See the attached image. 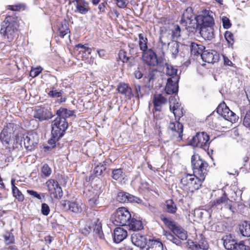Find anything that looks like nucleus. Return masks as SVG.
I'll return each mask as SVG.
<instances>
[{
    "instance_id": "f257e3e1",
    "label": "nucleus",
    "mask_w": 250,
    "mask_h": 250,
    "mask_svg": "<svg viewBox=\"0 0 250 250\" xmlns=\"http://www.w3.org/2000/svg\"><path fill=\"white\" fill-rule=\"evenodd\" d=\"M17 18L8 16L1 24L0 34L6 37L9 42L12 41L18 34Z\"/></svg>"
},
{
    "instance_id": "f03ea898",
    "label": "nucleus",
    "mask_w": 250,
    "mask_h": 250,
    "mask_svg": "<svg viewBox=\"0 0 250 250\" xmlns=\"http://www.w3.org/2000/svg\"><path fill=\"white\" fill-rule=\"evenodd\" d=\"M204 181L195 174H185L181 179V184L185 190L193 193L201 188Z\"/></svg>"
},
{
    "instance_id": "7ed1b4c3",
    "label": "nucleus",
    "mask_w": 250,
    "mask_h": 250,
    "mask_svg": "<svg viewBox=\"0 0 250 250\" xmlns=\"http://www.w3.org/2000/svg\"><path fill=\"white\" fill-rule=\"evenodd\" d=\"M191 165L193 170V174L205 180L208 171V164L201 159L200 156L193 155L191 157Z\"/></svg>"
},
{
    "instance_id": "20e7f679",
    "label": "nucleus",
    "mask_w": 250,
    "mask_h": 250,
    "mask_svg": "<svg viewBox=\"0 0 250 250\" xmlns=\"http://www.w3.org/2000/svg\"><path fill=\"white\" fill-rule=\"evenodd\" d=\"M51 134L52 137L56 139H60L62 138L68 127V123L66 120L57 117L52 121Z\"/></svg>"
},
{
    "instance_id": "39448f33",
    "label": "nucleus",
    "mask_w": 250,
    "mask_h": 250,
    "mask_svg": "<svg viewBox=\"0 0 250 250\" xmlns=\"http://www.w3.org/2000/svg\"><path fill=\"white\" fill-rule=\"evenodd\" d=\"M131 217V215L126 208H119L112 215V222L116 226H125Z\"/></svg>"
},
{
    "instance_id": "423d86ee",
    "label": "nucleus",
    "mask_w": 250,
    "mask_h": 250,
    "mask_svg": "<svg viewBox=\"0 0 250 250\" xmlns=\"http://www.w3.org/2000/svg\"><path fill=\"white\" fill-rule=\"evenodd\" d=\"M214 193L215 196L218 197L212 202L210 203V207L211 208H215L218 206L224 205V207L231 211H234L232 208V202L230 200L225 191L223 189H218L214 191Z\"/></svg>"
},
{
    "instance_id": "0eeeda50",
    "label": "nucleus",
    "mask_w": 250,
    "mask_h": 250,
    "mask_svg": "<svg viewBox=\"0 0 250 250\" xmlns=\"http://www.w3.org/2000/svg\"><path fill=\"white\" fill-rule=\"evenodd\" d=\"M162 55V56L158 59L156 53L152 49H149L147 51L143 52L142 59L146 65L155 66L158 65H160L163 62L165 52L163 50Z\"/></svg>"
},
{
    "instance_id": "6e6552de",
    "label": "nucleus",
    "mask_w": 250,
    "mask_h": 250,
    "mask_svg": "<svg viewBox=\"0 0 250 250\" xmlns=\"http://www.w3.org/2000/svg\"><path fill=\"white\" fill-rule=\"evenodd\" d=\"M210 143L209 136L204 132L196 133L190 141L193 146L200 147L205 150H208Z\"/></svg>"
},
{
    "instance_id": "1a4fd4ad",
    "label": "nucleus",
    "mask_w": 250,
    "mask_h": 250,
    "mask_svg": "<svg viewBox=\"0 0 250 250\" xmlns=\"http://www.w3.org/2000/svg\"><path fill=\"white\" fill-rule=\"evenodd\" d=\"M45 184L51 197L56 199H61L62 197V190L57 181L54 179H49L46 181Z\"/></svg>"
},
{
    "instance_id": "9d476101",
    "label": "nucleus",
    "mask_w": 250,
    "mask_h": 250,
    "mask_svg": "<svg viewBox=\"0 0 250 250\" xmlns=\"http://www.w3.org/2000/svg\"><path fill=\"white\" fill-rule=\"evenodd\" d=\"M16 126V125L13 123L7 124L0 132V141L3 146H7L10 144L14 128Z\"/></svg>"
},
{
    "instance_id": "9b49d317",
    "label": "nucleus",
    "mask_w": 250,
    "mask_h": 250,
    "mask_svg": "<svg viewBox=\"0 0 250 250\" xmlns=\"http://www.w3.org/2000/svg\"><path fill=\"white\" fill-rule=\"evenodd\" d=\"M25 148L28 150H33L39 142V136L35 132L31 131L23 135V140Z\"/></svg>"
},
{
    "instance_id": "f8f14e48",
    "label": "nucleus",
    "mask_w": 250,
    "mask_h": 250,
    "mask_svg": "<svg viewBox=\"0 0 250 250\" xmlns=\"http://www.w3.org/2000/svg\"><path fill=\"white\" fill-rule=\"evenodd\" d=\"M214 13L208 10L205 9L201 11L200 14L197 16V19L200 22L201 26H213L214 21Z\"/></svg>"
},
{
    "instance_id": "ddd939ff",
    "label": "nucleus",
    "mask_w": 250,
    "mask_h": 250,
    "mask_svg": "<svg viewBox=\"0 0 250 250\" xmlns=\"http://www.w3.org/2000/svg\"><path fill=\"white\" fill-rule=\"evenodd\" d=\"M100 194L99 191L90 187L85 188L83 191L84 195L88 199L89 205L93 207L99 205V198Z\"/></svg>"
},
{
    "instance_id": "4468645a",
    "label": "nucleus",
    "mask_w": 250,
    "mask_h": 250,
    "mask_svg": "<svg viewBox=\"0 0 250 250\" xmlns=\"http://www.w3.org/2000/svg\"><path fill=\"white\" fill-rule=\"evenodd\" d=\"M94 217L91 220L90 226L93 231L101 239H104V235L102 230V217L98 213L94 214Z\"/></svg>"
},
{
    "instance_id": "2eb2a0df",
    "label": "nucleus",
    "mask_w": 250,
    "mask_h": 250,
    "mask_svg": "<svg viewBox=\"0 0 250 250\" xmlns=\"http://www.w3.org/2000/svg\"><path fill=\"white\" fill-rule=\"evenodd\" d=\"M117 201L121 203H136L137 204H142L143 202L142 200L139 198L133 196L129 193L120 191L119 192L116 197Z\"/></svg>"
},
{
    "instance_id": "dca6fc26",
    "label": "nucleus",
    "mask_w": 250,
    "mask_h": 250,
    "mask_svg": "<svg viewBox=\"0 0 250 250\" xmlns=\"http://www.w3.org/2000/svg\"><path fill=\"white\" fill-rule=\"evenodd\" d=\"M169 109L175 116V119L179 120L183 116L182 108L174 96H170L169 98Z\"/></svg>"
},
{
    "instance_id": "f3484780",
    "label": "nucleus",
    "mask_w": 250,
    "mask_h": 250,
    "mask_svg": "<svg viewBox=\"0 0 250 250\" xmlns=\"http://www.w3.org/2000/svg\"><path fill=\"white\" fill-rule=\"evenodd\" d=\"M34 117L39 121H47L53 116L49 109L45 107H39L34 112Z\"/></svg>"
},
{
    "instance_id": "a211bd4d",
    "label": "nucleus",
    "mask_w": 250,
    "mask_h": 250,
    "mask_svg": "<svg viewBox=\"0 0 250 250\" xmlns=\"http://www.w3.org/2000/svg\"><path fill=\"white\" fill-rule=\"evenodd\" d=\"M168 130L173 137L181 140L183 136V125L179 122H171L168 125Z\"/></svg>"
},
{
    "instance_id": "6ab92c4d",
    "label": "nucleus",
    "mask_w": 250,
    "mask_h": 250,
    "mask_svg": "<svg viewBox=\"0 0 250 250\" xmlns=\"http://www.w3.org/2000/svg\"><path fill=\"white\" fill-rule=\"evenodd\" d=\"M179 77L176 76L167 79L165 90L167 94L177 93L178 91V82Z\"/></svg>"
},
{
    "instance_id": "aec40b11",
    "label": "nucleus",
    "mask_w": 250,
    "mask_h": 250,
    "mask_svg": "<svg viewBox=\"0 0 250 250\" xmlns=\"http://www.w3.org/2000/svg\"><path fill=\"white\" fill-rule=\"evenodd\" d=\"M203 61L208 63H213L218 61L219 54L213 50H205L202 55Z\"/></svg>"
},
{
    "instance_id": "412c9836",
    "label": "nucleus",
    "mask_w": 250,
    "mask_h": 250,
    "mask_svg": "<svg viewBox=\"0 0 250 250\" xmlns=\"http://www.w3.org/2000/svg\"><path fill=\"white\" fill-rule=\"evenodd\" d=\"M170 29H167L166 28L163 27L160 28L159 41L161 43L162 49L166 47L167 44L168 43V41L171 40V38Z\"/></svg>"
},
{
    "instance_id": "4be33fe9",
    "label": "nucleus",
    "mask_w": 250,
    "mask_h": 250,
    "mask_svg": "<svg viewBox=\"0 0 250 250\" xmlns=\"http://www.w3.org/2000/svg\"><path fill=\"white\" fill-rule=\"evenodd\" d=\"M199 33L205 40L211 41L215 37L213 26H200Z\"/></svg>"
},
{
    "instance_id": "5701e85b",
    "label": "nucleus",
    "mask_w": 250,
    "mask_h": 250,
    "mask_svg": "<svg viewBox=\"0 0 250 250\" xmlns=\"http://www.w3.org/2000/svg\"><path fill=\"white\" fill-rule=\"evenodd\" d=\"M131 239L132 243L138 247L141 248L146 245V237L139 233H133L131 235Z\"/></svg>"
},
{
    "instance_id": "b1692460",
    "label": "nucleus",
    "mask_w": 250,
    "mask_h": 250,
    "mask_svg": "<svg viewBox=\"0 0 250 250\" xmlns=\"http://www.w3.org/2000/svg\"><path fill=\"white\" fill-rule=\"evenodd\" d=\"M127 236V232L125 229L121 227L115 229L114 230V241L116 243H119L123 241Z\"/></svg>"
},
{
    "instance_id": "393cba45",
    "label": "nucleus",
    "mask_w": 250,
    "mask_h": 250,
    "mask_svg": "<svg viewBox=\"0 0 250 250\" xmlns=\"http://www.w3.org/2000/svg\"><path fill=\"white\" fill-rule=\"evenodd\" d=\"M183 25L186 26V28L189 33H194L198 29L200 30L201 24L197 19V16L196 17V19L191 20Z\"/></svg>"
},
{
    "instance_id": "a878e982",
    "label": "nucleus",
    "mask_w": 250,
    "mask_h": 250,
    "mask_svg": "<svg viewBox=\"0 0 250 250\" xmlns=\"http://www.w3.org/2000/svg\"><path fill=\"white\" fill-rule=\"evenodd\" d=\"M223 245L226 249L228 250H233L237 243L233 236L229 235H226L222 238Z\"/></svg>"
},
{
    "instance_id": "bb28decb",
    "label": "nucleus",
    "mask_w": 250,
    "mask_h": 250,
    "mask_svg": "<svg viewBox=\"0 0 250 250\" xmlns=\"http://www.w3.org/2000/svg\"><path fill=\"white\" fill-rule=\"evenodd\" d=\"M127 226L128 229L133 231H138L143 229L142 222L141 220H137L134 217H131L129 221L127 223Z\"/></svg>"
},
{
    "instance_id": "cd10ccee",
    "label": "nucleus",
    "mask_w": 250,
    "mask_h": 250,
    "mask_svg": "<svg viewBox=\"0 0 250 250\" xmlns=\"http://www.w3.org/2000/svg\"><path fill=\"white\" fill-rule=\"evenodd\" d=\"M168 51L172 59H175L179 51V44L177 42L172 41L167 44Z\"/></svg>"
},
{
    "instance_id": "c85d7f7f",
    "label": "nucleus",
    "mask_w": 250,
    "mask_h": 250,
    "mask_svg": "<svg viewBox=\"0 0 250 250\" xmlns=\"http://www.w3.org/2000/svg\"><path fill=\"white\" fill-rule=\"evenodd\" d=\"M167 102V99L161 94L155 95L153 98V103L155 111H160L162 105L166 104Z\"/></svg>"
},
{
    "instance_id": "c756f323",
    "label": "nucleus",
    "mask_w": 250,
    "mask_h": 250,
    "mask_svg": "<svg viewBox=\"0 0 250 250\" xmlns=\"http://www.w3.org/2000/svg\"><path fill=\"white\" fill-rule=\"evenodd\" d=\"M188 243L189 245V248L193 250H199L200 249L204 250L208 249V247L207 242L205 240H202L198 243L191 241H188Z\"/></svg>"
},
{
    "instance_id": "7c9ffc66",
    "label": "nucleus",
    "mask_w": 250,
    "mask_h": 250,
    "mask_svg": "<svg viewBox=\"0 0 250 250\" xmlns=\"http://www.w3.org/2000/svg\"><path fill=\"white\" fill-rule=\"evenodd\" d=\"M193 10L191 7H188L184 12L181 19V23L184 24L188 21H190V20L196 19L193 13Z\"/></svg>"
},
{
    "instance_id": "2f4dec72",
    "label": "nucleus",
    "mask_w": 250,
    "mask_h": 250,
    "mask_svg": "<svg viewBox=\"0 0 250 250\" xmlns=\"http://www.w3.org/2000/svg\"><path fill=\"white\" fill-rule=\"evenodd\" d=\"M239 229L241 235L245 237L250 236V222L244 221L239 225Z\"/></svg>"
},
{
    "instance_id": "473e14b6",
    "label": "nucleus",
    "mask_w": 250,
    "mask_h": 250,
    "mask_svg": "<svg viewBox=\"0 0 250 250\" xmlns=\"http://www.w3.org/2000/svg\"><path fill=\"white\" fill-rule=\"evenodd\" d=\"M190 47L191 54L194 56L201 55L202 56V55L204 52L203 50L205 49V46L203 45L198 44L195 42H192Z\"/></svg>"
},
{
    "instance_id": "72a5a7b5",
    "label": "nucleus",
    "mask_w": 250,
    "mask_h": 250,
    "mask_svg": "<svg viewBox=\"0 0 250 250\" xmlns=\"http://www.w3.org/2000/svg\"><path fill=\"white\" fill-rule=\"evenodd\" d=\"M118 90L119 93L125 95L129 98L132 96L131 88L125 83H120L118 85Z\"/></svg>"
},
{
    "instance_id": "f704fd0d",
    "label": "nucleus",
    "mask_w": 250,
    "mask_h": 250,
    "mask_svg": "<svg viewBox=\"0 0 250 250\" xmlns=\"http://www.w3.org/2000/svg\"><path fill=\"white\" fill-rule=\"evenodd\" d=\"M160 218L164 223L171 230L172 232L175 229H176L179 226L175 222L170 218L166 217V216L163 214L161 215Z\"/></svg>"
},
{
    "instance_id": "c9c22d12",
    "label": "nucleus",
    "mask_w": 250,
    "mask_h": 250,
    "mask_svg": "<svg viewBox=\"0 0 250 250\" xmlns=\"http://www.w3.org/2000/svg\"><path fill=\"white\" fill-rule=\"evenodd\" d=\"M74 111L68 110L67 108L61 107L56 112V115L60 118L66 120L67 118L72 116L74 115Z\"/></svg>"
},
{
    "instance_id": "e433bc0d",
    "label": "nucleus",
    "mask_w": 250,
    "mask_h": 250,
    "mask_svg": "<svg viewBox=\"0 0 250 250\" xmlns=\"http://www.w3.org/2000/svg\"><path fill=\"white\" fill-rule=\"evenodd\" d=\"M15 180H11L12 190L13 196L20 202H22L24 200V195L19 190L17 187L14 184Z\"/></svg>"
},
{
    "instance_id": "4c0bfd02",
    "label": "nucleus",
    "mask_w": 250,
    "mask_h": 250,
    "mask_svg": "<svg viewBox=\"0 0 250 250\" xmlns=\"http://www.w3.org/2000/svg\"><path fill=\"white\" fill-rule=\"evenodd\" d=\"M67 205L68 209L72 212L80 213L83 210L82 204H79L76 202H70L68 201Z\"/></svg>"
},
{
    "instance_id": "58836bf2",
    "label": "nucleus",
    "mask_w": 250,
    "mask_h": 250,
    "mask_svg": "<svg viewBox=\"0 0 250 250\" xmlns=\"http://www.w3.org/2000/svg\"><path fill=\"white\" fill-rule=\"evenodd\" d=\"M139 47L141 50L142 51L143 53L147 51V39L144 37L142 34H139Z\"/></svg>"
},
{
    "instance_id": "ea45409f",
    "label": "nucleus",
    "mask_w": 250,
    "mask_h": 250,
    "mask_svg": "<svg viewBox=\"0 0 250 250\" xmlns=\"http://www.w3.org/2000/svg\"><path fill=\"white\" fill-rule=\"evenodd\" d=\"M173 232L180 239L186 240L188 237L187 232L180 226L174 229Z\"/></svg>"
},
{
    "instance_id": "a19ab883",
    "label": "nucleus",
    "mask_w": 250,
    "mask_h": 250,
    "mask_svg": "<svg viewBox=\"0 0 250 250\" xmlns=\"http://www.w3.org/2000/svg\"><path fill=\"white\" fill-rule=\"evenodd\" d=\"M87 3L85 2L83 4H82L81 2L77 1L76 5L75 12H78L82 14H86L88 11V8L87 7Z\"/></svg>"
},
{
    "instance_id": "79ce46f5",
    "label": "nucleus",
    "mask_w": 250,
    "mask_h": 250,
    "mask_svg": "<svg viewBox=\"0 0 250 250\" xmlns=\"http://www.w3.org/2000/svg\"><path fill=\"white\" fill-rule=\"evenodd\" d=\"M229 110V108L224 102L220 104L216 108L217 112L224 118H225V115L227 114Z\"/></svg>"
},
{
    "instance_id": "37998d69",
    "label": "nucleus",
    "mask_w": 250,
    "mask_h": 250,
    "mask_svg": "<svg viewBox=\"0 0 250 250\" xmlns=\"http://www.w3.org/2000/svg\"><path fill=\"white\" fill-rule=\"evenodd\" d=\"M58 30L59 32V36L61 38H63L65 35L70 32L68 28V24L66 21L62 23L59 27Z\"/></svg>"
},
{
    "instance_id": "c03bdc74",
    "label": "nucleus",
    "mask_w": 250,
    "mask_h": 250,
    "mask_svg": "<svg viewBox=\"0 0 250 250\" xmlns=\"http://www.w3.org/2000/svg\"><path fill=\"white\" fill-rule=\"evenodd\" d=\"M167 211L170 213H175L177 210L176 205L172 200L166 201Z\"/></svg>"
},
{
    "instance_id": "a18cd8bd",
    "label": "nucleus",
    "mask_w": 250,
    "mask_h": 250,
    "mask_svg": "<svg viewBox=\"0 0 250 250\" xmlns=\"http://www.w3.org/2000/svg\"><path fill=\"white\" fill-rule=\"evenodd\" d=\"M171 40L174 41V40L177 39L180 37L181 29L180 26L178 25L174 26L172 29H170Z\"/></svg>"
},
{
    "instance_id": "49530a36",
    "label": "nucleus",
    "mask_w": 250,
    "mask_h": 250,
    "mask_svg": "<svg viewBox=\"0 0 250 250\" xmlns=\"http://www.w3.org/2000/svg\"><path fill=\"white\" fill-rule=\"evenodd\" d=\"M165 65L166 67V72L167 75L172 77L177 75V69L175 67L167 63H166Z\"/></svg>"
},
{
    "instance_id": "de8ad7c7",
    "label": "nucleus",
    "mask_w": 250,
    "mask_h": 250,
    "mask_svg": "<svg viewBox=\"0 0 250 250\" xmlns=\"http://www.w3.org/2000/svg\"><path fill=\"white\" fill-rule=\"evenodd\" d=\"M149 244L151 247L150 250H163V245L159 241L152 240Z\"/></svg>"
},
{
    "instance_id": "09e8293b",
    "label": "nucleus",
    "mask_w": 250,
    "mask_h": 250,
    "mask_svg": "<svg viewBox=\"0 0 250 250\" xmlns=\"http://www.w3.org/2000/svg\"><path fill=\"white\" fill-rule=\"evenodd\" d=\"M126 54V52L123 50H121L118 53V57L119 59L124 63L127 62L130 60H133V58L127 57Z\"/></svg>"
},
{
    "instance_id": "8fccbe9b",
    "label": "nucleus",
    "mask_w": 250,
    "mask_h": 250,
    "mask_svg": "<svg viewBox=\"0 0 250 250\" xmlns=\"http://www.w3.org/2000/svg\"><path fill=\"white\" fill-rule=\"evenodd\" d=\"M52 173V170L47 164H44L42 167L41 173L43 177H49Z\"/></svg>"
},
{
    "instance_id": "3c124183",
    "label": "nucleus",
    "mask_w": 250,
    "mask_h": 250,
    "mask_svg": "<svg viewBox=\"0 0 250 250\" xmlns=\"http://www.w3.org/2000/svg\"><path fill=\"white\" fill-rule=\"evenodd\" d=\"M112 177L115 180H118L123 176V170L121 168L114 169L112 170Z\"/></svg>"
},
{
    "instance_id": "603ef678",
    "label": "nucleus",
    "mask_w": 250,
    "mask_h": 250,
    "mask_svg": "<svg viewBox=\"0 0 250 250\" xmlns=\"http://www.w3.org/2000/svg\"><path fill=\"white\" fill-rule=\"evenodd\" d=\"M237 118L236 115L229 109L227 114L225 115L224 119L231 122H235L237 120Z\"/></svg>"
},
{
    "instance_id": "864d4df0",
    "label": "nucleus",
    "mask_w": 250,
    "mask_h": 250,
    "mask_svg": "<svg viewBox=\"0 0 250 250\" xmlns=\"http://www.w3.org/2000/svg\"><path fill=\"white\" fill-rule=\"evenodd\" d=\"M106 169L105 166L103 165H99L96 166L93 170V172L94 174L96 176H100L101 175L103 171H104Z\"/></svg>"
},
{
    "instance_id": "5fc2aeb1",
    "label": "nucleus",
    "mask_w": 250,
    "mask_h": 250,
    "mask_svg": "<svg viewBox=\"0 0 250 250\" xmlns=\"http://www.w3.org/2000/svg\"><path fill=\"white\" fill-rule=\"evenodd\" d=\"M3 237L4 241L7 244L12 243L14 241L13 235L9 232H7L5 234H4Z\"/></svg>"
},
{
    "instance_id": "6e6d98bb",
    "label": "nucleus",
    "mask_w": 250,
    "mask_h": 250,
    "mask_svg": "<svg viewBox=\"0 0 250 250\" xmlns=\"http://www.w3.org/2000/svg\"><path fill=\"white\" fill-rule=\"evenodd\" d=\"M144 89L145 88H141L139 85H135V90L136 97L138 99L142 98L144 95Z\"/></svg>"
},
{
    "instance_id": "4d7b16f0",
    "label": "nucleus",
    "mask_w": 250,
    "mask_h": 250,
    "mask_svg": "<svg viewBox=\"0 0 250 250\" xmlns=\"http://www.w3.org/2000/svg\"><path fill=\"white\" fill-rule=\"evenodd\" d=\"M243 125L246 127L250 129V110L247 111L243 120Z\"/></svg>"
},
{
    "instance_id": "13d9d810",
    "label": "nucleus",
    "mask_w": 250,
    "mask_h": 250,
    "mask_svg": "<svg viewBox=\"0 0 250 250\" xmlns=\"http://www.w3.org/2000/svg\"><path fill=\"white\" fill-rule=\"evenodd\" d=\"M233 250H250V248L249 246L245 245L244 242L242 241L235 245V247Z\"/></svg>"
},
{
    "instance_id": "bf43d9fd",
    "label": "nucleus",
    "mask_w": 250,
    "mask_h": 250,
    "mask_svg": "<svg viewBox=\"0 0 250 250\" xmlns=\"http://www.w3.org/2000/svg\"><path fill=\"white\" fill-rule=\"evenodd\" d=\"M222 21L223 26L224 28L229 29L231 27V24L230 23V20L228 17L223 16L222 17Z\"/></svg>"
},
{
    "instance_id": "052dcab7",
    "label": "nucleus",
    "mask_w": 250,
    "mask_h": 250,
    "mask_svg": "<svg viewBox=\"0 0 250 250\" xmlns=\"http://www.w3.org/2000/svg\"><path fill=\"white\" fill-rule=\"evenodd\" d=\"M42 70V69L41 67H38L32 69L30 72V75L33 78L36 77L41 73Z\"/></svg>"
},
{
    "instance_id": "680f3d73",
    "label": "nucleus",
    "mask_w": 250,
    "mask_h": 250,
    "mask_svg": "<svg viewBox=\"0 0 250 250\" xmlns=\"http://www.w3.org/2000/svg\"><path fill=\"white\" fill-rule=\"evenodd\" d=\"M41 212L44 215L47 216L50 212V208L46 203H42V205Z\"/></svg>"
},
{
    "instance_id": "e2e57ef3",
    "label": "nucleus",
    "mask_w": 250,
    "mask_h": 250,
    "mask_svg": "<svg viewBox=\"0 0 250 250\" xmlns=\"http://www.w3.org/2000/svg\"><path fill=\"white\" fill-rule=\"evenodd\" d=\"M59 139H56L55 138L52 137V138L48 140V144L50 146H47L45 147V148L47 150L51 149L53 148L56 146V142L58 141Z\"/></svg>"
},
{
    "instance_id": "0e129e2a",
    "label": "nucleus",
    "mask_w": 250,
    "mask_h": 250,
    "mask_svg": "<svg viewBox=\"0 0 250 250\" xmlns=\"http://www.w3.org/2000/svg\"><path fill=\"white\" fill-rule=\"evenodd\" d=\"M225 38L229 44H232L233 41V35L229 31H226Z\"/></svg>"
},
{
    "instance_id": "69168bd1",
    "label": "nucleus",
    "mask_w": 250,
    "mask_h": 250,
    "mask_svg": "<svg viewBox=\"0 0 250 250\" xmlns=\"http://www.w3.org/2000/svg\"><path fill=\"white\" fill-rule=\"evenodd\" d=\"M62 93L63 91H62L57 92L56 91L51 90L48 93V95L51 97L58 98L61 97Z\"/></svg>"
},
{
    "instance_id": "338daca9",
    "label": "nucleus",
    "mask_w": 250,
    "mask_h": 250,
    "mask_svg": "<svg viewBox=\"0 0 250 250\" xmlns=\"http://www.w3.org/2000/svg\"><path fill=\"white\" fill-rule=\"evenodd\" d=\"M27 192L33 197L36 198L40 200H41L42 198L41 195L40 194H39L37 192L34 190H27Z\"/></svg>"
},
{
    "instance_id": "774afa93",
    "label": "nucleus",
    "mask_w": 250,
    "mask_h": 250,
    "mask_svg": "<svg viewBox=\"0 0 250 250\" xmlns=\"http://www.w3.org/2000/svg\"><path fill=\"white\" fill-rule=\"evenodd\" d=\"M92 228L90 226H85L83 229H82L81 231L83 234L85 235H88L91 231Z\"/></svg>"
}]
</instances>
